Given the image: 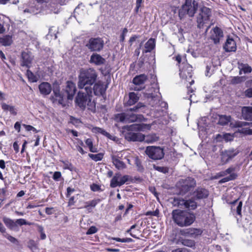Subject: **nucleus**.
Wrapping results in <instances>:
<instances>
[{
	"instance_id": "nucleus-55",
	"label": "nucleus",
	"mask_w": 252,
	"mask_h": 252,
	"mask_svg": "<svg viewBox=\"0 0 252 252\" xmlns=\"http://www.w3.org/2000/svg\"><path fill=\"white\" fill-rule=\"evenodd\" d=\"M159 210L158 209H156L154 211H148L146 213V216H158L159 215Z\"/></svg>"
},
{
	"instance_id": "nucleus-47",
	"label": "nucleus",
	"mask_w": 252,
	"mask_h": 252,
	"mask_svg": "<svg viewBox=\"0 0 252 252\" xmlns=\"http://www.w3.org/2000/svg\"><path fill=\"white\" fill-rule=\"evenodd\" d=\"M234 180H235V175H232L231 176H228L227 177L221 179L219 182L220 183H224Z\"/></svg>"
},
{
	"instance_id": "nucleus-41",
	"label": "nucleus",
	"mask_w": 252,
	"mask_h": 252,
	"mask_svg": "<svg viewBox=\"0 0 252 252\" xmlns=\"http://www.w3.org/2000/svg\"><path fill=\"white\" fill-rule=\"evenodd\" d=\"M128 130H141L142 129V126L140 124H133L129 126H126Z\"/></svg>"
},
{
	"instance_id": "nucleus-4",
	"label": "nucleus",
	"mask_w": 252,
	"mask_h": 252,
	"mask_svg": "<svg viewBox=\"0 0 252 252\" xmlns=\"http://www.w3.org/2000/svg\"><path fill=\"white\" fill-rule=\"evenodd\" d=\"M198 8V2L195 0H186L179 11V16L182 19L186 14L193 17Z\"/></svg>"
},
{
	"instance_id": "nucleus-8",
	"label": "nucleus",
	"mask_w": 252,
	"mask_h": 252,
	"mask_svg": "<svg viewBox=\"0 0 252 252\" xmlns=\"http://www.w3.org/2000/svg\"><path fill=\"white\" fill-rule=\"evenodd\" d=\"M145 153L149 158L155 160L161 159L164 156L163 149L159 146H148L146 147Z\"/></svg>"
},
{
	"instance_id": "nucleus-50",
	"label": "nucleus",
	"mask_w": 252,
	"mask_h": 252,
	"mask_svg": "<svg viewBox=\"0 0 252 252\" xmlns=\"http://www.w3.org/2000/svg\"><path fill=\"white\" fill-rule=\"evenodd\" d=\"M127 32H128V30L126 28H124L123 29L122 33L121 34V35L120 36V41L121 42H123L125 41V36H126V34Z\"/></svg>"
},
{
	"instance_id": "nucleus-59",
	"label": "nucleus",
	"mask_w": 252,
	"mask_h": 252,
	"mask_svg": "<svg viewBox=\"0 0 252 252\" xmlns=\"http://www.w3.org/2000/svg\"><path fill=\"white\" fill-rule=\"evenodd\" d=\"M91 189L94 191H98L100 189V187L96 184H93L91 187Z\"/></svg>"
},
{
	"instance_id": "nucleus-5",
	"label": "nucleus",
	"mask_w": 252,
	"mask_h": 252,
	"mask_svg": "<svg viewBox=\"0 0 252 252\" xmlns=\"http://www.w3.org/2000/svg\"><path fill=\"white\" fill-rule=\"evenodd\" d=\"M196 185V181L192 177H187L186 179H181L177 183L180 194L182 195L192 190Z\"/></svg>"
},
{
	"instance_id": "nucleus-31",
	"label": "nucleus",
	"mask_w": 252,
	"mask_h": 252,
	"mask_svg": "<svg viewBox=\"0 0 252 252\" xmlns=\"http://www.w3.org/2000/svg\"><path fill=\"white\" fill-rule=\"evenodd\" d=\"M148 98L149 99L150 104L152 106H157L160 104V99L158 96H154L152 94H149Z\"/></svg>"
},
{
	"instance_id": "nucleus-1",
	"label": "nucleus",
	"mask_w": 252,
	"mask_h": 252,
	"mask_svg": "<svg viewBox=\"0 0 252 252\" xmlns=\"http://www.w3.org/2000/svg\"><path fill=\"white\" fill-rule=\"evenodd\" d=\"M84 91H79L75 98V103L82 109H88L93 110L95 109V104L92 100V87H87Z\"/></svg>"
},
{
	"instance_id": "nucleus-6",
	"label": "nucleus",
	"mask_w": 252,
	"mask_h": 252,
	"mask_svg": "<svg viewBox=\"0 0 252 252\" xmlns=\"http://www.w3.org/2000/svg\"><path fill=\"white\" fill-rule=\"evenodd\" d=\"M143 119L142 115H136L132 113H122L117 114L115 116V120L117 122L124 123H130L135 122H141Z\"/></svg>"
},
{
	"instance_id": "nucleus-17",
	"label": "nucleus",
	"mask_w": 252,
	"mask_h": 252,
	"mask_svg": "<svg viewBox=\"0 0 252 252\" xmlns=\"http://www.w3.org/2000/svg\"><path fill=\"white\" fill-rule=\"evenodd\" d=\"M112 161L115 167L118 170H123L126 168V165L122 161V155L118 153L117 155H112L111 156Z\"/></svg>"
},
{
	"instance_id": "nucleus-34",
	"label": "nucleus",
	"mask_w": 252,
	"mask_h": 252,
	"mask_svg": "<svg viewBox=\"0 0 252 252\" xmlns=\"http://www.w3.org/2000/svg\"><path fill=\"white\" fill-rule=\"evenodd\" d=\"M230 116L226 115H221L219 116L218 124L221 126H225L230 122Z\"/></svg>"
},
{
	"instance_id": "nucleus-21",
	"label": "nucleus",
	"mask_w": 252,
	"mask_h": 252,
	"mask_svg": "<svg viewBox=\"0 0 252 252\" xmlns=\"http://www.w3.org/2000/svg\"><path fill=\"white\" fill-rule=\"evenodd\" d=\"M53 91L54 96H52V98L54 100L58 101L60 104H64V98L65 97V95L63 92V94L61 93L59 87L57 86L56 88H54Z\"/></svg>"
},
{
	"instance_id": "nucleus-48",
	"label": "nucleus",
	"mask_w": 252,
	"mask_h": 252,
	"mask_svg": "<svg viewBox=\"0 0 252 252\" xmlns=\"http://www.w3.org/2000/svg\"><path fill=\"white\" fill-rule=\"evenodd\" d=\"M3 220L5 225L8 227H12L14 226V222L11 220L4 218Z\"/></svg>"
},
{
	"instance_id": "nucleus-26",
	"label": "nucleus",
	"mask_w": 252,
	"mask_h": 252,
	"mask_svg": "<svg viewBox=\"0 0 252 252\" xmlns=\"http://www.w3.org/2000/svg\"><path fill=\"white\" fill-rule=\"evenodd\" d=\"M242 115L245 120L252 121V106H245L242 108Z\"/></svg>"
},
{
	"instance_id": "nucleus-20",
	"label": "nucleus",
	"mask_w": 252,
	"mask_h": 252,
	"mask_svg": "<svg viewBox=\"0 0 252 252\" xmlns=\"http://www.w3.org/2000/svg\"><path fill=\"white\" fill-rule=\"evenodd\" d=\"M209 194L208 190L202 188H198L193 193V197L195 200L206 198Z\"/></svg>"
},
{
	"instance_id": "nucleus-61",
	"label": "nucleus",
	"mask_w": 252,
	"mask_h": 252,
	"mask_svg": "<svg viewBox=\"0 0 252 252\" xmlns=\"http://www.w3.org/2000/svg\"><path fill=\"white\" fill-rule=\"evenodd\" d=\"M15 129L17 130L18 132L20 131L21 125L19 122H17L14 125Z\"/></svg>"
},
{
	"instance_id": "nucleus-23",
	"label": "nucleus",
	"mask_w": 252,
	"mask_h": 252,
	"mask_svg": "<svg viewBox=\"0 0 252 252\" xmlns=\"http://www.w3.org/2000/svg\"><path fill=\"white\" fill-rule=\"evenodd\" d=\"M223 48L226 52H235L236 50V44L235 41L230 38H228L223 46Z\"/></svg>"
},
{
	"instance_id": "nucleus-62",
	"label": "nucleus",
	"mask_w": 252,
	"mask_h": 252,
	"mask_svg": "<svg viewBox=\"0 0 252 252\" xmlns=\"http://www.w3.org/2000/svg\"><path fill=\"white\" fill-rule=\"evenodd\" d=\"M85 143L88 146L89 148L91 147L93 145L92 140L90 138L87 139L85 141Z\"/></svg>"
},
{
	"instance_id": "nucleus-22",
	"label": "nucleus",
	"mask_w": 252,
	"mask_h": 252,
	"mask_svg": "<svg viewBox=\"0 0 252 252\" xmlns=\"http://www.w3.org/2000/svg\"><path fill=\"white\" fill-rule=\"evenodd\" d=\"M106 60L99 54L96 53L93 54L90 60V63H94L96 65H101L105 63Z\"/></svg>"
},
{
	"instance_id": "nucleus-58",
	"label": "nucleus",
	"mask_w": 252,
	"mask_h": 252,
	"mask_svg": "<svg viewBox=\"0 0 252 252\" xmlns=\"http://www.w3.org/2000/svg\"><path fill=\"white\" fill-rule=\"evenodd\" d=\"M245 95L248 97H252V88H249L245 91Z\"/></svg>"
},
{
	"instance_id": "nucleus-7",
	"label": "nucleus",
	"mask_w": 252,
	"mask_h": 252,
	"mask_svg": "<svg viewBox=\"0 0 252 252\" xmlns=\"http://www.w3.org/2000/svg\"><path fill=\"white\" fill-rule=\"evenodd\" d=\"M104 45L103 40L100 37H91L85 44V47L91 52H99Z\"/></svg>"
},
{
	"instance_id": "nucleus-51",
	"label": "nucleus",
	"mask_w": 252,
	"mask_h": 252,
	"mask_svg": "<svg viewBox=\"0 0 252 252\" xmlns=\"http://www.w3.org/2000/svg\"><path fill=\"white\" fill-rule=\"evenodd\" d=\"M144 105H143L142 103H138L135 106L133 107V108H130L129 109V111H135L137 112L138 111V109L141 108V107H144Z\"/></svg>"
},
{
	"instance_id": "nucleus-32",
	"label": "nucleus",
	"mask_w": 252,
	"mask_h": 252,
	"mask_svg": "<svg viewBox=\"0 0 252 252\" xmlns=\"http://www.w3.org/2000/svg\"><path fill=\"white\" fill-rule=\"evenodd\" d=\"M139 100V97L135 93L131 92L129 94V99L126 102L127 106H131L136 103Z\"/></svg>"
},
{
	"instance_id": "nucleus-24",
	"label": "nucleus",
	"mask_w": 252,
	"mask_h": 252,
	"mask_svg": "<svg viewBox=\"0 0 252 252\" xmlns=\"http://www.w3.org/2000/svg\"><path fill=\"white\" fill-rule=\"evenodd\" d=\"M38 88L40 93L45 95L49 94L52 90L50 84L47 82L41 83L39 85Z\"/></svg>"
},
{
	"instance_id": "nucleus-10",
	"label": "nucleus",
	"mask_w": 252,
	"mask_h": 252,
	"mask_svg": "<svg viewBox=\"0 0 252 252\" xmlns=\"http://www.w3.org/2000/svg\"><path fill=\"white\" fill-rule=\"evenodd\" d=\"M211 16V11L210 8L205 6L202 7L197 17L198 28L200 29L203 28L204 25L209 22Z\"/></svg>"
},
{
	"instance_id": "nucleus-2",
	"label": "nucleus",
	"mask_w": 252,
	"mask_h": 252,
	"mask_svg": "<svg viewBox=\"0 0 252 252\" xmlns=\"http://www.w3.org/2000/svg\"><path fill=\"white\" fill-rule=\"evenodd\" d=\"M97 77V73L94 68L81 69L78 76L79 89H85L87 87H92L95 82Z\"/></svg>"
},
{
	"instance_id": "nucleus-45",
	"label": "nucleus",
	"mask_w": 252,
	"mask_h": 252,
	"mask_svg": "<svg viewBox=\"0 0 252 252\" xmlns=\"http://www.w3.org/2000/svg\"><path fill=\"white\" fill-rule=\"evenodd\" d=\"M16 223L20 225H31L33 224V223L27 222L25 220L20 219L16 220Z\"/></svg>"
},
{
	"instance_id": "nucleus-14",
	"label": "nucleus",
	"mask_w": 252,
	"mask_h": 252,
	"mask_svg": "<svg viewBox=\"0 0 252 252\" xmlns=\"http://www.w3.org/2000/svg\"><path fill=\"white\" fill-rule=\"evenodd\" d=\"M121 174L120 173L116 174L112 178L110 183V187L111 188H116V187H120L125 184L127 182L129 181L131 178L128 175H124L121 177L119 181V178L120 177Z\"/></svg>"
},
{
	"instance_id": "nucleus-18",
	"label": "nucleus",
	"mask_w": 252,
	"mask_h": 252,
	"mask_svg": "<svg viewBox=\"0 0 252 252\" xmlns=\"http://www.w3.org/2000/svg\"><path fill=\"white\" fill-rule=\"evenodd\" d=\"M210 38L215 44L220 42V39L223 36V32L221 29L218 27L214 28L211 31Z\"/></svg>"
},
{
	"instance_id": "nucleus-57",
	"label": "nucleus",
	"mask_w": 252,
	"mask_h": 252,
	"mask_svg": "<svg viewBox=\"0 0 252 252\" xmlns=\"http://www.w3.org/2000/svg\"><path fill=\"white\" fill-rule=\"evenodd\" d=\"M181 234L185 236L190 237V228H189L181 231Z\"/></svg>"
},
{
	"instance_id": "nucleus-15",
	"label": "nucleus",
	"mask_w": 252,
	"mask_h": 252,
	"mask_svg": "<svg viewBox=\"0 0 252 252\" xmlns=\"http://www.w3.org/2000/svg\"><path fill=\"white\" fill-rule=\"evenodd\" d=\"M192 67L188 63H186L183 68L180 69V76L182 78L187 81H189L190 85L194 83V81L191 80H189L192 77Z\"/></svg>"
},
{
	"instance_id": "nucleus-30",
	"label": "nucleus",
	"mask_w": 252,
	"mask_h": 252,
	"mask_svg": "<svg viewBox=\"0 0 252 252\" xmlns=\"http://www.w3.org/2000/svg\"><path fill=\"white\" fill-rule=\"evenodd\" d=\"M147 76L145 74H141L135 76L133 79V83L135 85H141L143 84L147 80Z\"/></svg>"
},
{
	"instance_id": "nucleus-42",
	"label": "nucleus",
	"mask_w": 252,
	"mask_h": 252,
	"mask_svg": "<svg viewBox=\"0 0 252 252\" xmlns=\"http://www.w3.org/2000/svg\"><path fill=\"white\" fill-rule=\"evenodd\" d=\"M135 164L136 166L137 169L139 172H143L144 171V167L142 165L141 161L138 158H136L135 159Z\"/></svg>"
},
{
	"instance_id": "nucleus-37",
	"label": "nucleus",
	"mask_w": 252,
	"mask_h": 252,
	"mask_svg": "<svg viewBox=\"0 0 252 252\" xmlns=\"http://www.w3.org/2000/svg\"><path fill=\"white\" fill-rule=\"evenodd\" d=\"M202 230L201 229L190 228V237L192 238H196L200 236L202 233Z\"/></svg>"
},
{
	"instance_id": "nucleus-29",
	"label": "nucleus",
	"mask_w": 252,
	"mask_h": 252,
	"mask_svg": "<svg viewBox=\"0 0 252 252\" xmlns=\"http://www.w3.org/2000/svg\"><path fill=\"white\" fill-rule=\"evenodd\" d=\"M12 42L13 39L11 35H5L0 37V43L3 46H10L12 44Z\"/></svg>"
},
{
	"instance_id": "nucleus-49",
	"label": "nucleus",
	"mask_w": 252,
	"mask_h": 252,
	"mask_svg": "<svg viewBox=\"0 0 252 252\" xmlns=\"http://www.w3.org/2000/svg\"><path fill=\"white\" fill-rule=\"evenodd\" d=\"M3 236L12 243L16 244L18 243V240L15 238L10 236L8 234H4Z\"/></svg>"
},
{
	"instance_id": "nucleus-44",
	"label": "nucleus",
	"mask_w": 252,
	"mask_h": 252,
	"mask_svg": "<svg viewBox=\"0 0 252 252\" xmlns=\"http://www.w3.org/2000/svg\"><path fill=\"white\" fill-rule=\"evenodd\" d=\"M111 239L116 240L117 242H120L122 243H129L132 242L133 241V240L130 238H116V237H113L111 238Z\"/></svg>"
},
{
	"instance_id": "nucleus-16",
	"label": "nucleus",
	"mask_w": 252,
	"mask_h": 252,
	"mask_svg": "<svg viewBox=\"0 0 252 252\" xmlns=\"http://www.w3.org/2000/svg\"><path fill=\"white\" fill-rule=\"evenodd\" d=\"M33 60V56L31 52L23 51L21 53V65L27 68H30Z\"/></svg>"
},
{
	"instance_id": "nucleus-39",
	"label": "nucleus",
	"mask_w": 252,
	"mask_h": 252,
	"mask_svg": "<svg viewBox=\"0 0 252 252\" xmlns=\"http://www.w3.org/2000/svg\"><path fill=\"white\" fill-rule=\"evenodd\" d=\"M89 157L95 161H100L103 158L102 153H98L97 154H89Z\"/></svg>"
},
{
	"instance_id": "nucleus-9",
	"label": "nucleus",
	"mask_w": 252,
	"mask_h": 252,
	"mask_svg": "<svg viewBox=\"0 0 252 252\" xmlns=\"http://www.w3.org/2000/svg\"><path fill=\"white\" fill-rule=\"evenodd\" d=\"M194 199H190L188 200H185L180 197H175L172 201L174 206L180 207L183 209H188L194 210L197 207V203Z\"/></svg>"
},
{
	"instance_id": "nucleus-56",
	"label": "nucleus",
	"mask_w": 252,
	"mask_h": 252,
	"mask_svg": "<svg viewBox=\"0 0 252 252\" xmlns=\"http://www.w3.org/2000/svg\"><path fill=\"white\" fill-rule=\"evenodd\" d=\"M242 207V201H240V202H239V203L236 208L237 214L238 215H241Z\"/></svg>"
},
{
	"instance_id": "nucleus-53",
	"label": "nucleus",
	"mask_w": 252,
	"mask_h": 252,
	"mask_svg": "<svg viewBox=\"0 0 252 252\" xmlns=\"http://www.w3.org/2000/svg\"><path fill=\"white\" fill-rule=\"evenodd\" d=\"M61 176L62 174L61 172L56 171L54 173L53 179L56 181H58L59 180V179L61 178Z\"/></svg>"
},
{
	"instance_id": "nucleus-38",
	"label": "nucleus",
	"mask_w": 252,
	"mask_h": 252,
	"mask_svg": "<svg viewBox=\"0 0 252 252\" xmlns=\"http://www.w3.org/2000/svg\"><path fill=\"white\" fill-rule=\"evenodd\" d=\"M94 130L96 132L101 133L110 139H113V136L101 128L95 127L94 128Z\"/></svg>"
},
{
	"instance_id": "nucleus-19",
	"label": "nucleus",
	"mask_w": 252,
	"mask_h": 252,
	"mask_svg": "<svg viewBox=\"0 0 252 252\" xmlns=\"http://www.w3.org/2000/svg\"><path fill=\"white\" fill-rule=\"evenodd\" d=\"M125 139L128 141H143L144 135L141 133H135L132 132H128L125 135Z\"/></svg>"
},
{
	"instance_id": "nucleus-11",
	"label": "nucleus",
	"mask_w": 252,
	"mask_h": 252,
	"mask_svg": "<svg viewBox=\"0 0 252 252\" xmlns=\"http://www.w3.org/2000/svg\"><path fill=\"white\" fill-rule=\"evenodd\" d=\"M239 153V151L234 148H230L222 151L220 153L221 161L225 164L230 161Z\"/></svg>"
},
{
	"instance_id": "nucleus-46",
	"label": "nucleus",
	"mask_w": 252,
	"mask_h": 252,
	"mask_svg": "<svg viewBox=\"0 0 252 252\" xmlns=\"http://www.w3.org/2000/svg\"><path fill=\"white\" fill-rule=\"evenodd\" d=\"M242 70L244 71V73H248L252 72V68L248 64H244L242 65Z\"/></svg>"
},
{
	"instance_id": "nucleus-28",
	"label": "nucleus",
	"mask_w": 252,
	"mask_h": 252,
	"mask_svg": "<svg viewBox=\"0 0 252 252\" xmlns=\"http://www.w3.org/2000/svg\"><path fill=\"white\" fill-rule=\"evenodd\" d=\"M236 170V167L235 166H231L225 170L220 172L219 175L220 176L222 177L226 176L227 174H229V176L234 175L235 179L238 176L237 174L235 172Z\"/></svg>"
},
{
	"instance_id": "nucleus-12",
	"label": "nucleus",
	"mask_w": 252,
	"mask_h": 252,
	"mask_svg": "<svg viewBox=\"0 0 252 252\" xmlns=\"http://www.w3.org/2000/svg\"><path fill=\"white\" fill-rule=\"evenodd\" d=\"M234 126L238 128L237 131L246 135L252 134V123L237 121L234 124Z\"/></svg>"
},
{
	"instance_id": "nucleus-3",
	"label": "nucleus",
	"mask_w": 252,
	"mask_h": 252,
	"mask_svg": "<svg viewBox=\"0 0 252 252\" xmlns=\"http://www.w3.org/2000/svg\"><path fill=\"white\" fill-rule=\"evenodd\" d=\"M172 216L174 222L180 227L189 226L195 220L193 213L178 209L172 211Z\"/></svg>"
},
{
	"instance_id": "nucleus-63",
	"label": "nucleus",
	"mask_w": 252,
	"mask_h": 252,
	"mask_svg": "<svg viewBox=\"0 0 252 252\" xmlns=\"http://www.w3.org/2000/svg\"><path fill=\"white\" fill-rule=\"evenodd\" d=\"M137 38L138 36L136 35H133L131 36L129 40V43H130V45H131L133 42L135 41Z\"/></svg>"
},
{
	"instance_id": "nucleus-25",
	"label": "nucleus",
	"mask_w": 252,
	"mask_h": 252,
	"mask_svg": "<svg viewBox=\"0 0 252 252\" xmlns=\"http://www.w3.org/2000/svg\"><path fill=\"white\" fill-rule=\"evenodd\" d=\"M156 46V40L154 38H150L145 44L144 48L143 50V53L151 52Z\"/></svg>"
},
{
	"instance_id": "nucleus-60",
	"label": "nucleus",
	"mask_w": 252,
	"mask_h": 252,
	"mask_svg": "<svg viewBox=\"0 0 252 252\" xmlns=\"http://www.w3.org/2000/svg\"><path fill=\"white\" fill-rule=\"evenodd\" d=\"M172 252H189V251L185 248H179L172 251Z\"/></svg>"
},
{
	"instance_id": "nucleus-64",
	"label": "nucleus",
	"mask_w": 252,
	"mask_h": 252,
	"mask_svg": "<svg viewBox=\"0 0 252 252\" xmlns=\"http://www.w3.org/2000/svg\"><path fill=\"white\" fill-rule=\"evenodd\" d=\"M37 228V230L38 232L40 233L42 232H44V228L41 225H39L37 224H34L33 223Z\"/></svg>"
},
{
	"instance_id": "nucleus-13",
	"label": "nucleus",
	"mask_w": 252,
	"mask_h": 252,
	"mask_svg": "<svg viewBox=\"0 0 252 252\" xmlns=\"http://www.w3.org/2000/svg\"><path fill=\"white\" fill-rule=\"evenodd\" d=\"M76 91L75 84L72 81H67L65 86L63 89V92L65 94L67 99L72 100Z\"/></svg>"
},
{
	"instance_id": "nucleus-33",
	"label": "nucleus",
	"mask_w": 252,
	"mask_h": 252,
	"mask_svg": "<svg viewBox=\"0 0 252 252\" xmlns=\"http://www.w3.org/2000/svg\"><path fill=\"white\" fill-rule=\"evenodd\" d=\"M93 91L95 95H101L104 92L103 86L101 84L95 83L94 85Z\"/></svg>"
},
{
	"instance_id": "nucleus-40",
	"label": "nucleus",
	"mask_w": 252,
	"mask_h": 252,
	"mask_svg": "<svg viewBox=\"0 0 252 252\" xmlns=\"http://www.w3.org/2000/svg\"><path fill=\"white\" fill-rule=\"evenodd\" d=\"M100 201L99 199H94L90 201L85 202V206L84 207L85 208L89 209V207H94L97 203Z\"/></svg>"
},
{
	"instance_id": "nucleus-54",
	"label": "nucleus",
	"mask_w": 252,
	"mask_h": 252,
	"mask_svg": "<svg viewBox=\"0 0 252 252\" xmlns=\"http://www.w3.org/2000/svg\"><path fill=\"white\" fill-rule=\"evenodd\" d=\"M23 126L26 128V130L27 131H33L35 132H37L38 130L36 129L33 126H31V125H27L25 124L23 125Z\"/></svg>"
},
{
	"instance_id": "nucleus-36",
	"label": "nucleus",
	"mask_w": 252,
	"mask_h": 252,
	"mask_svg": "<svg viewBox=\"0 0 252 252\" xmlns=\"http://www.w3.org/2000/svg\"><path fill=\"white\" fill-rule=\"evenodd\" d=\"M182 245L190 248L195 247V243L194 240L186 239H182L180 240Z\"/></svg>"
},
{
	"instance_id": "nucleus-52",
	"label": "nucleus",
	"mask_w": 252,
	"mask_h": 252,
	"mask_svg": "<svg viewBox=\"0 0 252 252\" xmlns=\"http://www.w3.org/2000/svg\"><path fill=\"white\" fill-rule=\"evenodd\" d=\"M97 231V229L95 226H92L86 232L87 235L93 234L96 233Z\"/></svg>"
},
{
	"instance_id": "nucleus-27",
	"label": "nucleus",
	"mask_w": 252,
	"mask_h": 252,
	"mask_svg": "<svg viewBox=\"0 0 252 252\" xmlns=\"http://www.w3.org/2000/svg\"><path fill=\"white\" fill-rule=\"evenodd\" d=\"M159 139V137L157 134L151 133L144 135L143 141L148 144H152L158 141Z\"/></svg>"
},
{
	"instance_id": "nucleus-35",
	"label": "nucleus",
	"mask_w": 252,
	"mask_h": 252,
	"mask_svg": "<svg viewBox=\"0 0 252 252\" xmlns=\"http://www.w3.org/2000/svg\"><path fill=\"white\" fill-rule=\"evenodd\" d=\"M1 108L5 111H9L11 114L14 115H16L15 107L13 106L8 105L5 103L1 104Z\"/></svg>"
},
{
	"instance_id": "nucleus-43",
	"label": "nucleus",
	"mask_w": 252,
	"mask_h": 252,
	"mask_svg": "<svg viewBox=\"0 0 252 252\" xmlns=\"http://www.w3.org/2000/svg\"><path fill=\"white\" fill-rule=\"evenodd\" d=\"M154 168L159 172L166 173L168 172V168L166 167H163V166H157L156 165H154L153 166Z\"/></svg>"
}]
</instances>
